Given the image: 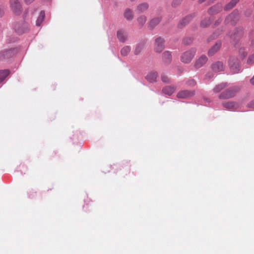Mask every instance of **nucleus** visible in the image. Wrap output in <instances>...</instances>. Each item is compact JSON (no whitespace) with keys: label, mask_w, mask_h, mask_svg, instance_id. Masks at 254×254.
I'll use <instances>...</instances> for the list:
<instances>
[{"label":"nucleus","mask_w":254,"mask_h":254,"mask_svg":"<svg viewBox=\"0 0 254 254\" xmlns=\"http://www.w3.org/2000/svg\"><path fill=\"white\" fill-rule=\"evenodd\" d=\"M195 14L194 13L187 15L179 22L178 27L179 28H182L185 26L186 25L188 24L192 19V18L195 17Z\"/></svg>","instance_id":"10"},{"label":"nucleus","mask_w":254,"mask_h":254,"mask_svg":"<svg viewBox=\"0 0 254 254\" xmlns=\"http://www.w3.org/2000/svg\"><path fill=\"white\" fill-rule=\"evenodd\" d=\"M161 80L163 82H169V78H168V76L167 75H166L165 74H162L161 75Z\"/></svg>","instance_id":"31"},{"label":"nucleus","mask_w":254,"mask_h":254,"mask_svg":"<svg viewBox=\"0 0 254 254\" xmlns=\"http://www.w3.org/2000/svg\"><path fill=\"white\" fill-rule=\"evenodd\" d=\"M175 90L174 86H168L165 87L162 91L164 94L170 96L175 92Z\"/></svg>","instance_id":"20"},{"label":"nucleus","mask_w":254,"mask_h":254,"mask_svg":"<svg viewBox=\"0 0 254 254\" xmlns=\"http://www.w3.org/2000/svg\"><path fill=\"white\" fill-rule=\"evenodd\" d=\"M222 21V19H219L217 21H216L215 22V25H218L219 23H220Z\"/></svg>","instance_id":"41"},{"label":"nucleus","mask_w":254,"mask_h":254,"mask_svg":"<svg viewBox=\"0 0 254 254\" xmlns=\"http://www.w3.org/2000/svg\"><path fill=\"white\" fill-rule=\"evenodd\" d=\"M146 17L144 15H141L138 17L137 20L141 27H142L146 21Z\"/></svg>","instance_id":"29"},{"label":"nucleus","mask_w":254,"mask_h":254,"mask_svg":"<svg viewBox=\"0 0 254 254\" xmlns=\"http://www.w3.org/2000/svg\"><path fill=\"white\" fill-rule=\"evenodd\" d=\"M144 48V44L143 43H139L136 45L135 49L134 50V54L135 55H138L139 54L142 50Z\"/></svg>","instance_id":"28"},{"label":"nucleus","mask_w":254,"mask_h":254,"mask_svg":"<svg viewBox=\"0 0 254 254\" xmlns=\"http://www.w3.org/2000/svg\"><path fill=\"white\" fill-rule=\"evenodd\" d=\"M239 12L238 10H234L229 16H228L226 19L225 22L227 24L234 25L238 19Z\"/></svg>","instance_id":"4"},{"label":"nucleus","mask_w":254,"mask_h":254,"mask_svg":"<svg viewBox=\"0 0 254 254\" xmlns=\"http://www.w3.org/2000/svg\"><path fill=\"white\" fill-rule=\"evenodd\" d=\"M233 36L234 37V39H235V34H234L233 36L232 35H231L230 36V37H231L232 38H233Z\"/></svg>","instance_id":"44"},{"label":"nucleus","mask_w":254,"mask_h":254,"mask_svg":"<svg viewBox=\"0 0 254 254\" xmlns=\"http://www.w3.org/2000/svg\"><path fill=\"white\" fill-rule=\"evenodd\" d=\"M182 1V0H174L172 2V6L176 7L179 5Z\"/></svg>","instance_id":"34"},{"label":"nucleus","mask_w":254,"mask_h":254,"mask_svg":"<svg viewBox=\"0 0 254 254\" xmlns=\"http://www.w3.org/2000/svg\"><path fill=\"white\" fill-rule=\"evenodd\" d=\"M248 106L249 108H252L254 110V100L252 101L248 104Z\"/></svg>","instance_id":"37"},{"label":"nucleus","mask_w":254,"mask_h":254,"mask_svg":"<svg viewBox=\"0 0 254 254\" xmlns=\"http://www.w3.org/2000/svg\"><path fill=\"white\" fill-rule=\"evenodd\" d=\"M158 77V73L156 71H151L148 73L146 76V79L150 82H154L156 81Z\"/></svg>","instance_id":"17"},{"label":"nucleus","mask_w":254,"mask_h":254,"mask_svg":"<svg viewBox=\"0 0 254 254\" xmlns=\"http://www.w3.org/2000/svg\"><path fill=\"white\" fill-rule=\"evenodd\" d=\"M222 9V6L221 4H217L209 8L208 12L210 14H214L220 11Z\"/></svg>","instance_id":"18"},{"label":"nucleus","mask_w":254,"mask_h":254,"mask_svg":"<svg viewBox=\"0 0 254 254\" xmlns=\"http://www.w3.org/2000/svg\"><path fill=\"white\" fill-rule=\"evenodd\" d=\"M210 22L211 21L210 19H204L201 22L200 26L203 28L206 27L210 24Z\"/></svg>","instance_id":"30"},{"label":"nucleus","mask_w":254,"mask_h":254,"mask_svg":"<svg viewBox=\"0 0 254 254\" xmlns=\"http://www.w3.org/2000/svg\"><path fill=\"white\" fill-rule=\"evenodd\" d=\"M227 83H222L216 85L213 89V92L215 93H218L227 86Z\"/></svg>","instance_id":"22"},{"label":"nucleus","mask_w":254,"mask_h":254,"mask_svg":"<svg viewBox=\"0 0 254 254\" xmlns=\"http://www.w3.org/2000/svg\"><path fill=\"white\" fill-rule=\"evenodd\" d=\"M212 69L215 71H221L224 69L223 64L221 62H217L214 63L212 66Z\"/></svg>","instance_id":"16"},{"label":"nucleus","mask_w":254,"mask_h":254,"mask_svg":"<svg viewBox=\"0 0 254 254\" xmlns=\"http://www.w3.org/2000/svg\"><path fill=\"white\" fill-rule=\"evenodd\" d=\"M240 0H232L229 3H228L225 7V10H228L232 8Z\"/></svg>","instance_id":"26"},{"label":"nucleus","mask_w":254,"mask_h":254,"mask_svg":"<svg viewBox=\"0 0 254 254\" xmlns=\"http://www.w3.org/2000/svg\"><path fill=\"white\" fill-rule=\"evenodd\" d=\"M164 40L158 37L155 39L154 45V50L156 52L160 53L164 48Z\"/></svg>","instance_id":"6"},{"label":"nucleus","mask_w":254,"mask_h":254,"mask_svg":"<svg viewBox=\"0 0 254 254\" xmlns=\"http://www.w3.org/2000/svg\"><path fill=\"white\" fill-rule=\"evenodd\" d=\"M24 0V2L27 4H29L31 3H32L35 0Z\"/></svg>","instance_id":"38"},{"label":"nucleus","mask_w":254,"mask_h":254,"mask_svg":"<svg viewBox=\"0 0 254 254\" xmlns=\"http://www.w3.org/2000/svg\"><path fill=\"white\" fill-rule=\"evenodd\" d=\"M196 53L195 49H191L182 54L181 57V61L186 64L189 63L194 57Z\"/></svg>","instance_id":"2"},{"label":"nucleus","mask_w":254,"mask_h":254,"mask_svg":"<svg viewBox=\"0 0 254 254\" xmlns=\"http://www.w3.org/2000/svg\"><path fill=\"white\" fill-rule=\"evenodd\" d=\"M240 54L241 55L242 58H244L247 55V53L243 51L242 49L240 50Z\"/></svg>","instance_id":"36"},{"label":"nucleus","mask_w":254,"mask_h":254,"mask_svg":"<svg viewBox=\"0 0 254 254\" xmlns=\"http://www.w3.org/2000/svg\"><path fill=\"white\" fill-rule=\"evenodd\" d=\"M252 11L251 10H248V11H246L245 13L246 15L247 16H250L251 14Z\"/></svg>","instance_id":"39"},{"label":"nucleus","mask_w":254,"mask_h":254,"mask_svg":"<svg viewBox=\"0 0 254 254\" xmlns=\"http://www.w3.org/2000/svg\"><path fill=\"white\" fill-rule=\"evenodd\" d=\"M195 14L194 13L187 15L179 22L178 27L179 28H182L185 26L186 25L188 24L192 19V18L195 17Z\"/></svg>","instance_id":"8"},{"label":"nucleus","mask_w":254,"mask_h":254,"mask_svg":"<svg viewBox=\"0 0 254 254\" xmlns=\"http://www.w3.org/2000/svg\"><path fill=\"white\" fill-rule=\"evenodd\" d=\"M117 36L118 40L122 43L125 42L127 39V33L123 30H119Z\"/></svg>","instance_id":"11"},{"label":"nucleus","mask_w":254,"mask_h":254,"mask_svg":"<svg viewBox=\"0 0 254 254\" xmlns=\"http://www.w3.org/2000/svg\"><path fill=\"white\" fill-rule=\"evenodd\" d=\"M207 60L208 59L206 56H201L195 61L194 66L197 68L201 67L206 63Z\"/></svg>","instance_id":"12"},{"label":"nucleus","mask_w":254,"mask_h":254,"mask_svg":"<svg viewBox=\"0 0 254 254\" xmlns=\"http://www.w3.org/2000/svg\"><path fill=\"white\" fill-rule=\"evenodd\" d=\"M250 81H251V84L254 85V75L251 78Z\"/></svg>","instance_id":"40"},{"label":"nucleus","mask_w":254,"mask_h":254,"mask_svg":"<svg viewBox=\"0 0 254 254\" xmlns=\"http://www.w3.org/2000/svg\"><path fill=\"white\" fill-rule=\"evenodd\" d=\"M186 84L190 86H193L196 84V82L193 79H190L187 81Z\"/></svg>","instance_id":"32"},{"label":"nucleus","mask_w":254,"mask_h":254,"mask_svg":"<svg viewBox=\"0 0 254 254\" xmlns=\"http://www.w3.org/2000/svg\"><path fill=\"white\" fill-rule=\"evenodd\" d=\"M191 41L192 40L190 38H187L184 40L183 42L185 44L188 45L191 43Z\"/></svg>","instance_id":"35"},{"label":"nucleus","mask_w":254,"mask_h":254,"mask_svg":"<svg viewBox=\"0 0 254 254\" xmlns=\"http://www.w3.org/2000/svg\"><path fill=\"white\" fill-rule=\"evenodd\" d=\"M9 71L8 70H0V83L2 82L9 74Z\"/></svg>","instance_id":"25"},{"label":"nucleus","mask_w":254,"mask_h":254,"mask_svg":"<svg viewBox=\"0 0 254 254\" xmlns=\"http://www.w3.org/2000/svg\"><path fill=\"white\" fill-rule=\"evenodd\" d=\"M206 77H208V78H210L211 77V74L208 73L206 75Z\"/></svg>","instance_id":"43"},{"label":"nucleus","mask_w":254,"mask_h":254,"mask_svg":"<svg viewBox=\"0 0 254 254\" xmlns=\"http://www.w3.org/2000/svg\"><path fill=\"white\" fill-rule=\"evenodd\" d=\"M223 106L229 110H235L238 108V104L234 102H225L223 103Z\"/></svg>","instance_id":"15"},{"label":"nucleus","mask_w":254,"mask_h":254,"mask_svg":"<svg viewBox=\"0 0 254 254\" xmlns=\"http://www.w3.org/2000/svg\"><path fill=\"white\" fill-rule=\"evenodd\" d=\"M160 20L161 19L159 17L152 19L149 22V27L151 28H153L160 22Z\"/></svg>","instance_id":"27"},{"label":"nucleus","mask_w":254,"mask_h":254,"mask_svg":"<svg viewBox=\"0 0 254 254\" xmlns=\"http://www.w3.org/2000/svg\"><path fill=\"white\" fill-rule=\"evenodd\" d=\"M124 17L127 21H131L134 17L133 11L128 8H127L124 11Z\"/></svg>","instance_id":"13"},{"label":"nucleus","mask_w":254,"mask_h":254,"mask_svg":"<svg viewBox=\"0 0 254 254\" xmlns=\"http://www.w3.org/2000/svg\"><path fill=\"white\" fill-rule=\"evenodd\" d=\"M221 46V42L220 41H217L215 44L208 51V55L210 56L213 55L220 49Z\"/></svg>","instance_id":"14"},{"label":"nucleus","mask_w":254,"mask_h":254,"mask_svg":"<svg viewBox=\"0 0 254 254\" xmlns=\"http://www.w3.org/2000/svg\"><path fill=\"white\" fill-rule=\"evenodd\" d=\"M194 95V91L183 90L179 92L177 94V97L179 98H189Z\"/></svg>","instance_id":"7"},{"label":"nucleus","mask_w":254,"mask_h":254,"mask_svg":"<svg viewBox=\"0 0 254 254\" xmlns=\"http://www.w3.org/2000/svg\"><path fill=\"white\" fill-rule=\"evenodd\" d=\"M10 4L11 9L15 14H18L21 12L22 7L18 0H10Z\"/></svg>","instance_id":"5"},{"label":"nucleus","mask_w":254,"mask_h":254,"mask_svg":"<svg viewBox=\"0 0 254 254\" xmlns=\"http://www.w3.org/2000/svg\"><path fill=\"white\" fill-rule=\"evenodd\" d=\"M45 11H41L40 12L39 17H38V18L36 20V26H40L41 25V23H42V22L45 18Z\"/></svg>","instance_id":"23"},{"label":"nucleus","mask_w":254,"mask_h":254,"mask_svg":"<svg viewBox=\"0 0 254 254\" xmlns=\"http://www.w3.org/2000/svg\"><path fill=\"white\" fill-rule=\"evenodd\" d=\"M228 63L230 68L233 73H237L241 70L240 63L237 58L231 57Z\"/></svg>","instance_id":"1"},{"label":"nucleus","mask_w":254,"mask_h":254,"mask_svg":"<svg viewBox=\"0 0 254 254\" xmlns=\"http://www.w3.org/2000/svg\"><path fill=\"white\" fill-rule=\"evenodd\" d=\"M162 58L163 61L166 63H170L172 60L171 53L169 51H165L163 53Z\"/></svg>","instance_id":"19"},{"label":"nucleus","mask_w":254,"mask_h":254,"mask_svg":"<svg viewBox=\"0 0 254 254\" xmlns=\"http://www.w3.org/2000/svg\"><path fill=\"white\" fill-rule=\"evenodd\" d=\"M247 63L248 64H252L254 63V54L249 58Z\"/></svg>","instance_id":"33"},{"label":"nucleus","mask_w":254,"mask_h":254,"mask_svg":"<svg viewBox=\"0 0 254 254\" xmlns=\"http://www.w3.org/2000/svg\"><path fill=\"white\" fill-rule=\"evenodd\" d=\"M148 8V5L146 3H141L137 7L136 11L138 13H141L145 11Z\"/></svg>","instance_id":"21"},{"label":"nucleus","mask_w":254,"mask_h":254,"mask_svg":"<svg viewBox=\"0 0 254 254\" xmlns=\"http://www.w3.org/2000/svg\"><path fill=\"white\" fill-rule=\"evenodd\" d=\"M205 0H199V1L200 3H201L203 1H204Z\"/></svg>","instance_id":"45"},{"label":"nucleus","mask_w":254,"mask_h":254,"mask_svg":"<svg viewBox=\"0 0 254 254\" xmlns=\"http://www.w3.org/2000/svg\"><path fill=\"white\" fill-rule=\"evenodd\" d=\"M238 90L237 87L229 88L226 91L221 93L219 98L221 99H226L232 98L235 96V93Z\"/></svg>","instance_id":"3"},{"label":"nucleus","mask_w":254,"mask_h":254,"mask_svg":"<svg viewBox=\"0 0 254 254\" xmlns=\"http://www.w3.org/2000/svg\"><path fill=\"white\" fill-rule=\"evenodd\" d=\"M3 14V11H2L0 9V16H1Z\"/></svg>","instance_id":"42"},{"label":"nucleus","mask_w":254,"mask_h":254,"mask_svg":"<svg viewBox=\"0 0 254 254\" xmlns=\"http://www.w3.org/2000/svg\"><path fill=\"white\" fill-rule=\"evenodd\" d=\"M195 14L194 13L187 15L179 22L178 27L179 28H182L185 26L186 25L188 24L192 19V18L195 17Z\"/></svg>","instance_id":"9"},{"label":"nucleus","mask_w":254,"mask_h":254,"mask_svg":"<svg viewBox=\"0 0 254 254\" xmlns=\"http://www.w3.org/2000/svg\"><path fill=\"white\" fill-rule=\"evenodd\" d=\"M131 47L129 46H126L123 47L121 50V54L123 56H127L130 52Z\"/></svg>","instance_id":"24"}]
</instances>
